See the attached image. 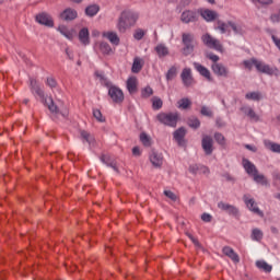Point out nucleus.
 Instances as JSON below:
<instances>
[{"label":"nucleus","instance_id":"f257e3e1","mask_svg":"<svg viewBox=\"0 0 280 280\" xmlns=\"http://www.w3.org/2000/svg\"><path fill=\"white\" fill-rule=\"evenodd\" d=\"M30 86H31V91H34L36 93V95H38L42 103L48 107L50 113H52L54 115H61V117H63V119H67V117H69V109L63 108L60 110L57 107V105L54 103V98H49V102H47V97H45V91H43V89H40V85H38V82H36L35 79H31Z\"/></svg>","mask_w":280,"mask_h":280},{"label":"nucleus","instance_id":"f03ea898","mask_svg":"<svg viewBox=\"0 0 280 280\" xmlns=\"http://www.w3.org/2000/svg\"><path fill=\"white\" fill-rule=\"evenodd\" d=\"M137 19H139V14L132 11H125L120 14L118 19L117 30L124 34L128 27H132L135 23H137Z\"/></svg>","mask_w":280,"mask_h":280},{"label":"nucleus","instance_id":"7ed1b4c3","mask_svg":"<svg viewBox=\"0 0 280 280\" xmlns=\"http://www.w3.org/2000/svg\"><path fill=\"white\" fill-rule=\"evenodd\" d=\"M182 43L184 48L182 49V54L184 56H191L194 54V49L196 48V37L191 33H183L182 34Z\"/></svg>","mask_w":280,"mask_h":280},{"label":"nucleus","instance_id":"20e7f679","mask_svg":"<svg viewBox=\"0 0 280 280\" xmlns=\"http://www.w3.org/2000/svg\"><path fill=\"white\" fill-rule=\"evenodd\" d=\"M158 121L160 124H163L164 126H170L171 128H176V125L178 124V114L174 113H160L156 115Z\"/></svg>","mask_w":280,"mask_h":280},{"label":"nucleus","instance_id":"39448f33","mask_svg":"<svg viewBox=\"0 0 280 280\" xmlns=\"http://www.w3.org/2000/svg\"><path fill=\"white\" fill-rule=\"evenodd\" d=\"M201 40L206 47H209V49H215V51H220L221 54L224 51V46H222V43H220L217 38L211 36V34L206 33L201 36Z\"/></svg>","mask_w":280,"mask_h":280},{"label":"nucleus","instance_id":"423d86ee","mask_svg":"<svg viewBox=\"0 0 280 280\" xmlns=\"http://www.w3.org/2000/svg\"><path fill=\"white\" fill-rule=\"evenodd\" d=\"M254 63L257 71H259L260 73H266V75H276V77L280 75L279 69L272 68L270 67V65H266L262 61H254Z\"/></svg>","mask_w":280,"mask_h":280},{"label":"nucleus","instance_id":"0eeeda50","mask_svg":"<svg viewBox=\"0 0 280 280\" xmlns=\"http://www.w3.org/2000/svg\"><path fill=\"white\" fill-rule=\"evenodd\" d=\"M197 12L207 23H213V21L220 19V14L211 9H198Z\"/></svg>","mask_w":280,"mask_h":280},{"label":"nucleus","instance_id":"6e6552de","mask_svg":"<svg viewBox=\"0 0 280 280\" xmlns=\"http://www.w3.org/2000/svg\"><path fill=\"white\" fill-rule=\"evenodd\" d=\"M198 11L185 10L180 15L182 23L189 25V23L198 22L199 15Z\"/></svg>","mask_w":280,"mask_h":280},{"label":"nucleus","instance_id":"1a4fd4ad","mask_svg":"<svg viewBox=\"0 0 280 280\" xmlns=\"http://www.w3.org/2000/svg\"><path fill=\"white\" fill-rule=\"evenodd\" d=\"M243 200L249 211L256 213V215H259L260 218H264V212L259 210V208L257 207V202H255V199L250 198L249 195H244Z\"/></svg>","mask_w":280,"mask_h":280},{"label":"nucleus","instance_id":"9d476101","mask_svg":"<svg viewBox=\"0 0 280 280\" xmlns=\"http://www.w3.org/2000/svg\"><path fill=\"white\" fill-rule=\"evenodd\" d=\"M35 21L39 23V25H45V27H54V19L46 12L37 14Z\"/></svg>","mask_w":280,"mask_h":280},{"label":"nucleus","instance_id":"9b49d317","mask_svg":"<svg viewBox=\"0 0 280 280\" xmlns=\"http://www.w3.org/2000/svg\"><path fill=\"white\" fill-rule=\"evenodd\" d=\"M108 95L115 104H121L124 102V92L117 86H110Z\"/></svg>","mask_w":280,"mask_h":280},{"label":"nucleus","instance_id":"f8f14e48","mask_svg":"<svg viewBox=\"0 0 280 280\" xmlns=\"http://www.w3.org/2000/svg\"><path fill=\"white\" fill-rule=\"evenodd\" d=\"M201 148L207 156H211L213 154V138L210 136H203L201 140Z\"/></svg>","mask_w":280,"mask_h":280},{"label":"nucleus","instance_id":"ddd939ff","mask_svg":"<svg viewBox=\"0 0 280 280\" xmlns=\"http://www.w3.org/2000/svg\"><path fill=\"white\" fill-rule=\"evenodd\" d=\"M218 208L221 209V211H226L229 215H233L234 218H237L240 215V209H237V207L233 205L224 203L223 201H220L218 203Z\"/></svg>","mask_w":280,"mask_h":280},{"label":"nucleus","instance_id":"4468645a","mask_svg":"<svg viewBox=\"0 0 280 280\" xmlns=\"http://www.w3.org/2000/svg\"><path fill=\"white\" fill-rule=\"evenodd\" d=\"M100 160L104 163V165H106L107 167H112V170H114V172H116V174H120L119 172V166H117V161L115 159H113L110 155L108 154H102Z\"/></svg>","mask_w":280,"mask_h":280},{"label":"nucleus","instance_id":"2eb2a0df","mask_svg":"<svg viewBox=\"0 0 280 280\" xmlns=\"http://www.w3.org/2000/svg\"><path fill=\"white\" fill-rule=\"evenodd\" d=\"M211 69L219 78H229V68L222 63H212Z\"/></svg>","mask_w":280,"mask_h":280},{"label":"nucleus","instance_id":"dca6fc26","mask_svg":"<svg viewBox=\"0 0 280 280\" xmlns=\"http://www.w3.org/2000/svg\"><path fill=\"white\" fill-rule=\"evenodd\" d=\"M187 135V129L185 127H180L173 132V139L176 141L177 145L183 148L185 145V137Z\"/></svg>","mask_w":280,"mask_h":280},{"label":"nucleus","instance_id":"f3484780","mask_svg":"<svg viewBox=\"0 0 280 280\" xmlns=\"http://www.w3.org/2000/svg\"><path fill=\"white\" fill-rule=\"evenodd\" d=\"M180 79L184 86H191V84H194V75H191V69L184 68L180 73Z\"/></svg>","mask_w":280,"mask_h":280},{"label":"nucleus","instance_id":"a211bd4d","mask_svg":"<svg viewBox=\"0 0 280 280\" xmlns=\"http://www.w3.org/2000/svg\"><path fill=\"white\" fill-rule=\"evenodd\" d=\"M150 162L153 165V167H162L163 165V154L156 152L155 150H152L149 155Z\"/></svg>","mask_w":280,"mask_h":280},{"label":"nucleus","instance_id":"6ab92c4d","mask_svg":"<svg viewBox=\"0 0 280 280\" xmlns=\"http://www.w3.org/2000/svg\"><path fill=\"white\" fill-rule=\"evenodd\" d=\"M61 21H75L78 19V11L68 8L60 13Z\"/></svg>","mask_w":280,"mask_h":280},{"label":"nucleus","instance_id":"aec40b11","mask_svg":"<svg viewBox=\"0 0 280 280\" xmlns=\"http://www.w3.org/2000/svg\"><path fill=\"white\" fill-rule=\"evenodd\" d=\"M194 67H195L196 71H198V73H200V75L206 78V80L208 82H212L213 81V78H211V71H209V69H207L205 66H202V65H200L198 62H195Z\"/></svg>","mask_w":280,"mask_h":280},{"label":"nucleus","instance_id":"412c9836","mask_svg":"<svg viewBox=\"0 0 280 280\" xmlns=\"http://www.w3.org/2000/svg\"><path fill=\"white\" fill-rule=\"evenodd\" d=\"M127 90L129 91L130 95H135L137 91H139V81L137 77H129L127 80Z\"/></svg>","mask_w":280,"mask_h":280},{"label":"nucleus","instance_id":"4be33fe9","mask_svg":"<svg viewBox=\"0 0 280 280\" xmlns=\"http://www.w3.org/2000/svg\"><path fill=\"white\" fill-rule=\"evenodd\" d=\"M243 167L245 172L248 174V176H253L258 172L257 166H255V164H253V162H250L247 159H243Z\"/></svg>","mask_w":280,"mask_h":280},{"label":"nucleus","instance_id":"5701e85b","mask_svg":"<svg viewBox=\"0 0 280 280\" xmlns=\"http://www.w3.org/2000/svg\"><path fill=\"white\" fill-rule=\"evenodd\" d=\"M223 254L226 255V257H230L234 264H240V256L235 250H233V248L229 246L223 247Z\"/></svg>","mask_w":280,"mask_h":280},{"label":"nucleus","instance_id":"b1692460","mask_svg":"<svg viewBox=\"0 0 280 280\" xmlns=\"http://www.w3.org/2000/svg\"><path fill=\"white\" fill-rule=\"evenodd\" d=\"M242 113L249 117V119H253L254 121H259V116L255 113L253 107L243 106L241 107Z\"/></svg>","mask_w":280,"mask_h":280},{"label":"nucleus","instance_id":"393cba45","mask_svg":"<svg viewBox=\"0 0 280 280\" xmlns=\"http://www.w3.org/2000/svg\"><path fill=\"white\" fill-rule=\"evenodd\" d=\"M89 36H90L89 28L83 27L79 32V40H80V43H82V45H89L91 43V39L89 38Z\"/></svg>","mask_w":280,"mask_h":280},{"label":"nucleus","instance_id":"a878e982","mask_svg":"<svg viewBox=\"0 0 280 280\" xmlns=\"http://www.w3.org/2000/svg\"><path fill=\"white\" fill-rule=\"evenodd\" d=\"M155 51L159 58H165V56H170V48H167L165 44H159L155 46Z\"/></svg>","mask_w":280,"mask_h":280},{"label":"nucleus","instance_id":"bb28decb","mask_svg":"<svg viewBox=\"0 0 280 280\" xmlns=\"http://www.w3.org/2000/svg\"><path fill=\"white\" fill-rule=\"evenodd\" d=\"M265 148H267V150H270L271 152H275L276 154H280V144L272 142L270 140H265Z\"/></svg>","mask_w":280,"mask_h":280},{"label":"nucleus","instance_id":"cd10ccee","mask_svg":"<svg viewBox=\"0 0 280 280\" xmlns=\"http://www.w3.org/2000/svg\"><path fill=\"white\" fill-rule=\"evenodd\" d=\"M141 69H143V60H141V58H139V57H136L133 59L131 71H132V73H140Z\"/></svg>","mask_w":280,"mask_h":280},{"label":"nucleus","instance_id":"c85d7f7f","mask_svg":"<svg viewBox=\"0 0 280 280\" xmlns=\"http://www.w3.org/2000/svg\"><path fill=\"white\" fill-rule=\"evenodd\" d=\"M214 30H219V32H220L221 34H226V32H229V34H231V31H229V22L225 23V22H223V21H221V20H218V21H217V24H215V26H214Z\"/></svg>","mask_w":280,"mask_h":280},{"label":"nucleus","instance_id":"c756f323","mask_svg":"<svg viewBox=\"0 0 280 280\" xmlns=\"http://www.w3.org/2000/svg\"><path fill=\"white\" fill-rule=\"evenodd\" d=\"M245 100H252L253 102H261L264 95L261 92H249L245 94Z\"/></svg>","mask_w":280,"mask_h":280},{"label":"nucleus","instance_id":"7c9ffc66","mask_svg":"<svg viewBox=\"0 0 280 280\" xmlns=\"http://www.w3.org/2000/svg\"><path fill=\"white\" fill-rule=\"evenodd\" d=\"M103 36L104 38H108L112 45H119V36H117V33L107 32L103 33Z\"/></svg>","mask_w":280,"mask_h":280},{"label":"nucleus","instance_id":"2f4dec72","mask_svg":"<svg viewBox=\"0 0 280 280\" xmlns=\"http://www.w3.org/2000/svg\"><path fill=\"white\" fill-rule=\"evenodd\" d=\"M256 267L259 270H264V272H272V266H270L268 262L265 260H257L256 261Z\"/></svg>","mask_w":280,"mask_h":280},{"label":"nucleus","instance_id":"473e14b6","mask_svg":"<svg viewBox=\"0 0 280 280\" xmlns=\"http://www.w3.org/2000/svg\"><path fill=\"white\" fill-rule=\"evenodd\" d=\"M253 179L255 183H258L259 185H264L265 187H268V179H266V176L259 174V171L253 175Z\"/></svg>","mask_w":280,"mask_h":280},{"label":"nucleus","instance_id":"72a5a7b5","mask_svg":"<svg viewBox=\"0 0 280 280\" xmlns=\"http://www.w3.org/2000/svg\"><path fill=\"white\" fill-rule=\"evenodd\" d=\"M250 237L255 242H261V240H264V232L260 229L255 228L252 230Z\"/></svg>","mask_w":280,"mask_h":280},{"label":"nucleus","instance_id":"f704fd0d","mask_svg":"<svg viewBox=\"0 0 280 280\" xmlns=\"http://www.w3.org/2000/svg\"><path fill=\"white\" fill-rule=\"evenodd\" d=\"M100 51L104 54V56H110L113 54V48L106 42H102L100 44Z\"/></svg>","mask_w":280,"mask_h":280},{"label":"nucleus","instance_id":"c9c22d12","mask_svg":"<svg viewBox=\"0 0 280 280\" xmlns=\"http://www.w3.org/2000/svg\"><path fill=\"white\" fill-rule=\"evenodd\" d=\"M97 12H100V5L97 4H91L88 8H85L86 16H95Z\"/></svg>","mask_w":280,"mask_h":280},{"label":"nucleus","instance_id":"e433bc0d","mask_svg":"<svg viewBox=\"0 0 280 280\" xmlns=\"http://www.w3.org/2000/svg\"><path fill=\"white\" fill-rule=\"evenodd\" d=\"M140 141L144 148H150L152 145V138L145 132L140 133Z\"/></svg>","mask_w":280,"mask_h":280},{"label":"nucleus","instance_id":"4c0bfd02","mask_svg":"<svg viewBox=\"0 0 280 280\" xmlns=\"http://www.w3.org/2000/svg\"><path fill=\"white\" fill-rule=\"evenodd\" d=\"M58 32H60V34L62 36L68 38V40H71L73 38V33L69 28H67V26H65V25L59 26Z\"/></svg>","mask_w":280,"mask_h":280},{"label":"nucleus","instance_id":"58836bf2","mask_svg":"<svg viewBox=\"0 0 280 280\" xmlns=\"http://www.w3.org/2000/svg\"><path fill=\"white\" fill-rule=\"evenodd\" d=\"M80 135H81V139H83V141H86V143H89L90 145L94 143L95 138H93V136H91L89 131L81 130Z\"/></svg>","mask_w":280,"mask_h":280},{"label":"nucleus","instance_id":"ea45409f","mask_svg":"<svg viewBox=\"0 0 280 280\" xmlns=\"http://www.w3.org/2000/svg\"><path fill=\"white\" fill-rule=\"evenodd\" d=\"M176 75H178V69H176L175 66H173L166 72L167 82H172V80H174V78H176Z\"/></svg>","mask_w":280,"mask_h":280},{"label":"nucleus","instance_id":"a19ab883","mask_svg":"<svg viewBox=\"0 0 280 280\" xmlns=\"http://www.w3.org/2000/svg\"><path fill=\"white\" fill-rule=\"evenodd\" d=\"M188 126L194 130H198V128H200V119H198V117L191 116L188 119Z\"/></svg>","mask_w":280,"mask_h":280},{"label":"nucleus","instance_id":"79ce46f5","mask_svg":"<svg viewBox=\"0 0 280 280\" xmlns=\"http://www.w3.org/2000/svg\"><path fill=\"white\" fill-rule=\"evenodd\" d=\"M178 108H182V110H187L189 106H191V101L189 98H182L177 102Z\"/></svg>","mask_w":280,"mask_h":280},{"label":"nucleus","instance_id":"37998d69","mask_svg":"<svg viewBox=\"0 0 280 280\" xmlns=\"http://www.w3.org/2000/svg\"><path fill=\"white\" fill-rule=\"evenodd\" d=\"M214 140L217 141V143H219V145H226V138H224V135H222L221 132L214 133Z\"/></svg>","mask_w":280,"mask_h":280},{"label":"nucleus","instance_id":"c03bdc74","mask_svg":"<svg viewBox=\"0 0 280 280\" xmlns=\"http://www.w3.org/2000/svg\"><path fill=\"white\" fill-rule=\"evenodd\" d=\"M93 117L96 119V121H100L101 124H104L106 121V118L104 115H102V112L100 109H93Z\"/></svg>","mask_w":280,"mask_h":280},{"label":"nucleus","instance_id":"a18cd8bd","mask_svg":"<svg viewBox=\"0 0 280 280\" xmlns=\"http://www.w3.org/2000/svg\"><path fill=\"white\" fill-rule=\"evenodd\" d=\"M152 106L154 110H161V108H163V101L159 97H154Z\"/></svg>","mask_w":280,"mask_h":280},{"label":"nucleus","instance_id":"49530a36","mask_svg":"<svg viewBox=\"0 0 280 280\" xmlns=\"http://www.w3.org/2000/svg\"><path fill=\"white\" fill-rule=\"evenodd\" d=\"M200 113L203 117H213V112L208 106H202Z\"/></svg>","mask_w":280,"mask_h":280},{"label":"nucleus","instance_id":"de8ad7c7","mask_svg":"<svg viewBox=\"0 0 280 280\" xmlns=\"http://www.w3.org/2000/svg\"><path fill=\"white\" fill-rule=\"evenodd\" d=\"M153 94H154V91L152 90V88L147 86V88L142 89V92H141L142 97L148 98Z\"/></svg>","mask_w":280,"mask_h":280},{"label":"nucleus","instance_id":"09e8293b","mask_svg":"<svg viewBox=\"0 0 280 280\" xmlns=\"http://www.w3.org/2000/svg\"><path fill=\"white\" fill-rule=\"evenodd\" d=\"M164 196H166V198H170V200H172L173 202H176V200H178V196H176V194H174V191L172 190H164Z\"/></svg>","mask_w":280,"mask_h":280},{"label":"nucleus","instance_id":"8fccbe9b","mask_svg":"<svg viewBox=\"0 0 280 280\" xmlns=\"http://www.w3.org/2000/svg\"><path fill=\"white\" fill-rule=\"evenodd\" d=\"M185 235H187V237H189V240L192 242V244H194L197 248H202V245L200 244V242H198L197 238L194 237V235H191V233L185 232Z\"/></svg>","mask_w":280,"mask_h":280},{"label":"nucleus","instance_id":"3c124183","mask_svg":"<svg viewBox=\"0 0 280 280\" xmlns=\"http://www.w3.org/2000/svg\"><path fill=\"white\" fill-rule=\"evenodd\" d=\"M228 25L233 30L234 34H242V27L237 26L234 22L229 21Z\"/></svg>","mask_w":280,"mask_h":280},{"label":"nucleus","instance_id":"603ef678","mask_svg":"<svg viewBox=\"0 0 280 280\" xmlns=\"http://www.w3.org/2000/svg\"><path fill=\"white\" fill-rule=\"evenodd\" d=\"M145 36V32H143V30L138 28L135 34H133V38L136 40H141L143 37Z\"/></svg>","mask_w":280,"mask_h":280},{"label":"nucleus","instance_id":"864d4df0","mask_svg":"<svg viewBox=\"0 0 280 280\" xmlns=\"http://www.w3.org/2000/svg\"><path fill=\"white\" fill-rule=\"evenodd\" d=\"M206 58H208L209 60H211L213 62V65L218 63V60H220V57L213 52H208L206 55Z\"/></svg>","mask_w":280,"mask_h":280},{"label":"nucleus","instance_id":"5fc2aeb1","mask_svg":"<svg viewBox=\"0 0 280 280\" xmlns=\"http://www.w3.org/2000/svg\"><path fill=\"white\" fill-rule=\"evenodd\" d=\"M200 167L201 165L198 164H191L188 168V172H190V174H198L200 172Z\"/></svg>","mask_w":280,"mask_h":280},{"label":"nucleus","instance_id":"6e6d98bb","mask_svg":"<svg viewBox=\"0 0 280 280\" xmlns=\"http://www.w3.org/2000/svg\"><path fill=\"white\" fill-rule=\"evenodd\" d=\"M46 84L50 89H56V86H58V83L56 82V79H54V78H47Z\"/></svg>","mask_w":280,"mask_h":280},{"label":"nucleus","instance_id":"4d7b16f0","mask_svg":"<svg viewBox=\"0 0 280 280\" xmlns=\"http://www.w3.org/2000/svg\"><path fill=\"white\" fill-rule=\"evenodd\" d=\"M255 61H258L257 59L253 58L252 60H245L244 61V67L246 69H253V66L255 67Z\"/></svg>","mask_w":280,"mask_h":280},{"label":"nucleus","instance_id":"13d9d810","mask_svg":"<svg viewBox=\"0 0 280 280\" xmlns=\"http://www.w3.org/2000/svg\"><path fill=\"white\" fill-rule=\"evenodd\" d=\"M253 3H260V5H272V0H252Z\"/></svg>","mask_w":280,"mask_h":280},{"label":"nucleus","instance_id":"bf43d9fd","mask_svg":"<svg viewBox=\"0 0 280 280\" xmlns=\"http://www.w3.org/2000/svg\"><path fill=\"white\" fill-rule=\"evenodd\" d=\"M271 23H280V13H273L270 16Z\"/></svg>","mask_w":280,"mask_h":280},{"label":"nucleus","instance_id":"052dcab7","mask_svg":"<svg viewBox=\"0 0 280 280\" xmlns=\"http://www.w3.org/2000/svg\"><path fill=\"white\" fill-rule=\"evenodd\" d=\"M201 220H202V222H211V220H213V217H211V214L206 212V213L201 214Z\"/></svg>","mask_w":280,"mask_h":280},{"label":"nucleus","instance_id":"680f3d73","mask_svg":"<svg viewBox=\"0 0 280 280\" xmlns=\"http://www.w3.org/2000/svg\"><path fill=\"white\" fill-rule=\"evenodd\" d=\"M222 176H223V178H225V180H226L228 183H235V177H233L231 174L225 173V174H223Z\"/></svg>","mask_w":280,"mask_h":280},{"label":"nucleus","instance_id":"e2e57ef3","mask_svg":"<svg viewBox=\"0 0 280 280\" xmlns=\"http://www.w3.org/2000/svg\"><path fill=\"white\" fill-rule=\"evenodd\" d=\"M215 124L218 128H224V126H226V124L224 122V120H222V118H217Z\"/></svg>","mask_w":280,"mask_h":280},{"label":"nucleus","instance_id":"0e129e2a","mask_svg":"<svg viewBox=\"0 0 280 280\" xmlns=\"http://www.w3.org/2000/svg\"><path fill=\"white\" fill-rule=\"evenodd\" d=\"M132 154L133 156H141V150L139 149V147L132 148Z\"/></svg>","mask_w":280,"mask_h":280},{"label":"nucleus","instance_id":"69168bd1","mask_svg":"<svg viewBox=\"0 0 280 280\" xmlns=\"http://www.w3.org/2000/svg\"><path fill=\"white\" fill-rule=\"evenodd\" d=\"M271 38H272L276 47H278V49L280 50V39L275 35H272Z\"/></svg>","mask_w":280,"mask_h":280},{"label":"nucleus","instance_id":"338daca9","mask_svg":"<svg viewBox=\"0 0 280 280\" xmlns=\"http://www.w3.org/2000/svg\"><path fill=\"white\" fill-rule=\"evenodd\" d=\"M246 150H249V152H257V147L250 145V144H245Z\"/></svg>","mask_w":280,"mask_h":280},{"label":"nucleus","instance_id":"774afa93","mask_svg":"<svg viewBox=\"0 0 280 280\" xmlns=\"http://www.w3.org/2000/svg\"><path fill=\"white\" fill-rule=\"evenodd\" d=\"M199 172L201 174H209V167L201 165Z\"/></svg>","mask_w":280,"mask_h":280}]
</instances>
